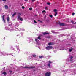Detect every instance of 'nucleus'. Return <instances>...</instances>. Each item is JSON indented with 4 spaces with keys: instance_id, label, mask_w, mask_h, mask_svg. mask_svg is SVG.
Returning a JSON list of instances; mask_svg holds the SVG:
<instances>
[{
    "instance_id": "1",
    "label": "nucleus",
    "mask_w": 76,
    "mask_h": 76,
    "mask_svg": "<svg viewBox=\"0 0 76 76\" xmlns=\"http://www.w3.org/2000/svg\"><path fill=\"white\" fill-rule=\"evenodd\" d=\"M38 39H39V40H41V37L40 36H38L37 39H35V41L36 42V44L38 46H37V47L38 48H39V47H40V44L39 43V40H38Z\"/></svg>"
},
{
    "instance_id": "2",
    "label": "nucleus",
    "mask_w": 76,
    "mask_h": 76,
    "mask_svg": "<svg viewBox=\"0 0 76 76\" xmlns=\"http://www.w3.org/2000/svg\"><path fill=\"white\" fill-rule=\"evenodd\" d=\"M5 30H8V31H10V32H12V31H14V29H13V28H9L8 27H6L5 28Z\"/></svg>"
},
{
    "instance_id": "3",
    "label": "nucleus",
    "mask_w": 76,
    "mask_h": 76,
    "mask_svg": "<svg viewBox=\"0 0 76 76\" xmlns=\"http://www.w3.org/2000/svg\"><path fill=\"white\" fill-rule=\"evenodd\" d=\"M2 54L3 56H7L8 55H9V54L7 53L6 52H2Z\"/></svg>"
},
{
    "instance_id": "4",
    "label": "nucleus",
    "mask_w": 76,
    "mask_h": 76,
    "mask_svg": "<svg viewBox=\"0 0 76 76\" xmlns=\"http://www.w3.org/2000/svg\"><path fill=\"white\" fill-rule=\"evenodd\" d=\"M59 23L60 24V26H66V23H60V21H58Z\"/></svg>"
},
{
    "instance_id": "5",
    "label": "nucleus",
    "mask_w": 76,
    "mask_h": 76,
    "mask_svg": "<svg viewBox=\"0 0 76 76\" xmlns=\"http://www.w3.org/2000/svg\"><path fill=\"white\" fill-rule=\"evenodd\" d=\"M16 47L17 49V50L16 51L17 52H18V53H19L20 49H19V46H16Z\"/></svg>"
},
{
    "instance_id": "6",
    "label": "nucleus",
    "mask_w": 76,
    "mask_h": 76,
    "mask_svg": "<svg viewBox=\"0 0 76 76\" xmlns=\"http://www.w3.org/2000/svg\"><path fill=\"white\" fill-rule=\"evenodd\" d=\"M24 69H32V68H34L35 67H22Z\"/></svg>"
},
{
    "instance_id": "7",
    "label": "nucleus",
    "mask_w": 76,
    "mask_h": 76,
    "mask_svg": "<svg viewBox=\"0 0 76 76\" xmlns=\"http://www.w3.org/2000/svg\"><path fill=\"white\" fill-rule=\"evenodd\" d=\"M55 43L53 42H50L48 43V45H54Z\"/></svg>"
},
{
    "instance_id": "8",
    "label": "nucleus",
    "mask_w": 76,
    "mask_h": 76,
    "mask_svg": "<svg viewBox=\"0 0 76 76\" xmlns=\"http://www.w3.org/2000/svg\"><path fill=\"white\" fill-rule=\"evenodd\" d=\"M18 19H19L20 21H23V18L21 17H18L17 18Z\"/></svg>"
},
{
    "instance_id": "9",
    "label": "nucleus",
    "mask_w": 76,
    "mask_h": 76,
    "mask_svg": "<svg viewBox=\"0 0 76 76\" xmlns=\"http://www.w3.org/2000/svg\"><path fill=\"white\" fill-rule=\"evenodd\" d=\"M2 21L4 23H6V21H5V20H4V15H3L2 16Z\"/></svg>"
},
{
    "instance_id": "10",
    "label": "nucleus",
    "mask_w": 76,
    "mask_h": 76,
    "mask_svg": "<svg viewBox=\"0 0 76 76\" xmlns=\"http://www.w3.org/2000/svg\"><path fill=\"white\" fill-rule=\"evenodd\" d=\"M53 47L51 46H48V50H51V49H53Z\"/></svg>"
},
{
    "instance_id": "11",
    "label": "nucleus",
    "mask_w": 76,
    "mask_h": 76,
    "mask_svg": "<svg viewBox=\"0 0 76 76\" xmlns=\"http://www.w3.org/2000/svg\"><path fill=\"white\" fill-rule=\"evenodd\" d=\"M54 12L55 13V16H57V10L56 9L54 10Z\"/></svg>"
},
{
    "instance_id": "12",
    "label": "nucleus",
    "mask_w": 76,
    "mask_h": 76,
    "mask_svg": "<svg viewBox=\"0 0 76 76\" xmlns=\"http://www.w3.org/2000/svg\"><path fill=\"white\" fill-rule=\"evenodd\" d=\"M22 15V13H18L17 18H18V17H20V15Z\"/></svg>"
},
{
    "instance_id": "13",
    "label": "nucleus",
    "mask_w": 76,
    "mask_h": 76,
    "mask_svg": "<svg viewBox=\"0 0 76 76\" xmlns=\"http://www.w3.org/2000/svg\"><path fill=\"white\" fill-rule=\"evenodd\" d=\"M51 63H52V62H51V61H49V64H48V67H50V64H51Z\"/></svg>"
},
{
    "instance_id": "14",
    "label": "nucleus",
    "mask_w": 76,
    "mask_h": 76,
    "mask_svg": "<svg viewBox=\"0 0 76 76\" xmlns=\"http://www.w3.org/2000/svg\"><path fill=\"white\" fill-rule=\"evenodd\" d=\"M7 21L8 22H10V17H8L7 18Z\"/></svg>"
},
{
    "instance_id": "15",
    "label": "nucleus",
    "mask_w": 76,
    "mask_h": 76,
    "mask_svg": "<svg viewBox=\"0 0 76 76\" xmlns=\"http://www.w3.org/2000/svg\"><path fill=\"white\" fill-rule=\"evenodd\" d=\"M16 15V12H15V13H14V14L12 15V17H14L15 16V15Z\"/></svg>"
},
{
    "instance_id": "16",
    "label": "nucleus",
    "mask_w": 76,
    "mask_h": 76,
    "mask_svg": "<svg viewBox=\"0 0 76 76\" xmlns=\"http://www.w3.org/2000/svg\"><path fill=\"white\" fill-rule=\"evenodd\" d=\"M51 73L50 72H48V76H51Z\"/></svg>"
},
{
    "instance_id": "17",
    "label": "nucleus",
    "mask_w": 76,
    "mask_h": 76,
    "mask_svg": "<svg viewBox=\"0 0 76 76\" xmlns=\"http://www.w3.org/2000/svg\"><path fill=\"white\" fill-rule=\"evenodd\" d=\"M3 56V52L0 51V56Z\"/></svg>"
},
{
    "instance_id": "18",
    "label": "nucleus",
    "mask_w": 76,
    "mask_h": 76,
    "mask_svg": "<svg viewBox=\"0 0 76 76\" xmlns=\"http://www.w3.org/2000/svg\"><path fill=\"white\" fill-rule=\"evenodd\" d=\"M5 9H8V6L7 5H6L5 6Z\"/></svg>"
},
{
    "instance_id": "19",
    "label": "nucleus",
    "mask_w": 76,
    "mask_h": 76,
    "mask_svg": "<svg viewBox=\"0 0 76 76\" xmlns=\"http://www.w3.org/2000/svg\"><path fill=\"white\" fill-rule=\"evenodd\" d=\"M42 13H43V14H45L46 13V12H45V11L43 10L42 11Z\"/></svg>"
},
{
    "instance_id": "20",
    "label": "nucleus",
    "mask_w": 76,
    "mask_h": 76,
    "mask_svg": "<svg viewBox=\"0 0 76 76\" xmlns=\"http://www.w3.org/2000/svg\"><path fill=\"white\" fill-rule=\"evenodd\" d=\"M42 34H43V35H47V34H48V33L46 32H44L42 33Z\"/></svg>"
},
{
    "instance_id": "21",
    "label": "nucleus",
    "mask_w": 76,
    "mask_h": 76,
    "mask_svg": "<svg viewBox=\"0 0 76 76\" xmlns=\"http://www.w3.org/2000/svg\"><path fill=\"white\" fill-rule=\"evenodd\" d=\"M32 56L33 57H35L37 56V55L35 54H33L32 55Z\"/></svg>"
},
{
    "instance_id": "22",
    "label": "nucleus",
    "mask_w": 76,
    "mask_h": 76,
    "mask_svg": "<svg viewBox=\"0 0 76 76\" xmlns=\"http://www.w3.org/2000/svg\"><path fill=\"white\" fill-rule=\"evenodd\" d=\"M12 22H10L9 23V26H11L12 25Z\"/></svg>"
},
{
    "instance_id": "23",
    "label": "nucleus",
    "mask_w": 76,
    "mask_h": 76,
    "mask_svg": "<svg viewBox=\"0 0 76 76\" xmlns=\"http://www.w3.org/2000/svg\"><path fill=\"white\" fill-rule=\"evenodd\" d=\"M2 74L6 75L7 74V73L5 72H3V73H2Z\"/></svg>"
},
{
    "instance_id": "24",
    "label": "nucleus",
    "mask_w": 76,
    "mask_h": 76,
    "mask_svg": "<svg viewBox=\"0 0 76 76\" xmlns=\"http://www.w3.org/2000/svg\"><path fill=\"white\" fill-rule=\"evenodd\" d=\"M45 76H48V72H47L46 73H45Z\"/></svg>"
},
{
    "instance_id": "25",
    "label": "nucleus",
    "mask_w": 76,
    "mask_h": 76,
    "mask_svg": "<svg viewBox=\"0 0 76 76\" xmlns=\"http://www.w3.org/2000/svg\"><path fill=\"white\" fill-rule=\"evenodd\" d=\"M73 58V56H71V58H70L71 60H70V61H71L72 59Z\"/></svg>"
},
{
    "instance_id": "26",
    "label": "nucleus",
    "mask_w": 76,
    "mask_h": 76,
    "mask_svg": "<svg viewBox=\"0 0 76 76\" xmlns=\"http://www.w3.org/2000/svg\"><path fill=\"white\" fill-rule=\"evenodd\" d=\"M42 57H43L42 56H39V58H42Z\"/></svg>"
},
{
    "instance_id": "27",
    "label": "nucleus",
    "mask_w": 76,
    "mask_h": 76,
    "mask_svg": "<svg viewBox=\"0 0 76 76\" xmlns=\"http://www.w3.org/2000/svg\"><path fill=\"white\" fill-rule=\"evenodd\" d=\"M69 51L70 52H71V51H72V48L71 49H69Z\"/></svg>"
},
{
    "instance_id": "28",
    "label": "nucleus",
    "mask_w": 76,
    "mask_h": 76,
    "mask_svg": "<svg viewBox=\"0 0 76 76\" xmlns=\"http://www.w3.org/2000/svg\"><path fill=\"white\" fill-rule=\"evenodd\" d=\"M29 10L30 11H31V10H32V8H29Z\"/></svg>"
},
{
    "instance_id": "29",
    "label": "nucleus",
    "mask_w": 76,
    "mask_h": 76,
    "mask_svg": "<svg viewBox=\"0 0 76 76\" xmlns=\"http://www.w3.org/2000/svg\"><path fill=\"white\" fill-rule=\"evenodd\" d=\"M30 38H28L27 39V40L28 41H30Z\"/></svg>"
},
{
    "instance_id": "30",
    "label": "nucleus",
    "mask_w": 76,
    "mask_h": 76,
    "mask_svg": "<svg viewBox=\"0 0 76 76\" xmlns=\"http://www.w3.org/2000/svg\"><path fill=\"white\" fill-rule=\"evenodd\" d=\"M51 32H52V33H53V34H54V33H55V32L54 31H51Z\"/></svg>"
},
{
    "instance_id": "31",
    "label": "nucleus",
    "mask_w": 76,
    "mask_h": 76,
    "mask_svg": "<svg viewBox=\"0 0 76 76\" xmlns=\"http://www.w3.org/2000/svg\"><path fill=\"white\" fill-rule=\"evenodd\" d=\"M51 38V36H49L48 37V38Z\"/></svg>"
},
{
    "instance_id": "32",
    "label": "nucleus",
    "mask_w": 76,
    "mask_h": 76,
    "mask_svg": "<svg viewBox=\"0 0 76 76\" xmlns=\"http://www.w3.org/2000/svg\"><path fill=\"white\" fill-rule=\"evenodd\" d=\"M11 50H14V49H13V47H11Z\"/></svg>"
},
{
    "instance_id": "33",
    "label": "nucleus",
    "mask_w": 76,
    "mask_h": 76,
    "mask_svg": "<svg viewBox=\"0 0 76 76\" xmlns=\"http://www.w3.org/2000/svg\"><path fill=\"white\" fill-rule=\"evenodd\" d=\"M49 16L50 17V18H53V15H50Z\"/></svg>"
},
{
    "instance_id": "34",
    "label": "nucleus",
    "mask_w": 76,
    "mask_h": 76,
    "mask_svg": "<svg viewBox=\"0 0 76 76\" xmlns=\"http://www.w3.org/2000/svg\"><path fill=\"white\" fill-rule=\"evenodd\" d=\"M37 64V66H40V64Z\"/></svg>"
},
{
    "instance_id": "35",
    "label": "nucleus",
    "mask_w": 76,
    "mask_h": 76,
    "mask_svg": "<svg viewBox=\"0 0 76 76\" xmlns=\"http://www.w3.org/2000/svg\"><path fill=\"white\" fill-rule=\"evenodd\" d=\"M34 23H37V21L35 20H34Z\"/></svg>"
},
{
    "instance_id": "36",
    "label": "nucleus",
    "mask_w": 76,
    "mask_h": 76,
    "mask_svg": "<svg viewBox=\"0 0 76 76\" xmlns=\"http://www.w3.org/2000/svg\"><path fill=\"white\" fill-rule=\"evenodd\" d=\"M50 4H51V3H49V2L48 3V5H50Z\"/></svg>"
},
{
    "instance_id": "37",
    "label": "nucleus",
    "mask_w": 76,
    "mask_h": 76,
    "mask_svg": "<svg viewBox=\"0 0 76 76\" xmlns=\"http://www.w3.org/2000/svg\"><path fill=\"white\" fill-rule=\"evenodd\" d=\"M9 72H10V74H12V71H9Z\"/></svg>"
},
{
    "instance_id": "38",
    "label": "nucleus",
    "mask_w": 76,
    "mask_h": 76,
    "mask_svg": "<svg viewBox=\"0 0 76 76\" xmlns=\"http://www.w3.org/2000/svg\"><path fill=\"white\" fill-rule=\"evenodd\" d=\"M71 22H72V23H74V22L72 20L71 21Z\"/></svg>"
},
{
    "instance_id": "39",
    "label": "nucleus",
    "mask_w": 76,
    "mask_h": 76,
    "mask_svg": "<svg viewBox=\"0 0 76 76\" xmlns=\"http://www.w3.org/2000/svg\"><path fill=\"white\" fill-rule=\"evenodd\" d=\"M10 66H13V64H10Z\"/></svg>"
},
{
    "instance_id": "40",
    "label": "nucleus",
    "mask_w": 76,
    "mask_h": 76,
    "mask_svg": "<svg viewBox=\"0 0 76 76\" xmlns=\"http://www.w3.org/2000/svg\"><path fill=\"white\" fill-rule=\"evenodd\" d=\"M46 50H48V46H47L46 48Z\"/></svg>"
},
{
    "instance_id": "41",
    "label": "nucleus",
    "mask_w": 76,
    "mask_h": 76,
    "mask_svg": "<svg viewBox=\"0 0 76 76\" xmlns=\"http://www.w3.org/2000/svg\"><path fill=\"white\" fill-rule=\"evenodd\" d=\"M72 15L73 16L75 15V13H72Z\"/></svg>"
},
{
    "instance_id": "42",
    "label": "nucleus",
    "mask_w": 76,
    "mask_h": 76,
    "mask_svg": "<svg viewBox=\"0 0 76 76\" xmlns=\"http://www.w3.org/2000/svg\"><path fill=\"white\" fill-rule=\"evenodd\" d=\"M3 1H6V0H2Z\"/></svg>"
},
{
    "instance_id": "43",
    "label": "nucleus",
    "mask_w": 76,
    "mask_h": 76,
    "mask_svg": "<svg viewBox=\"0 0 76 76\" xmlns=\"http://www.w3.org/2000/svg\"><path fill=\"white\" fill-rule=\"evenodd\" d=\"M32 0V2H34L35 1V0Z\"/></svg>"
},
{
    "instance_id": "44",
    "label": "nucleus",
    "mask_w": 76,
    "mask_h": 76,
    "mask_svg": "<svg viewBox=\"0 0 76 76\" xmlns=\"http://www.w3.org/2000/svg\"><path fill=\"white\" fill-rule=\"evenodd\" d=\"M47 7H45V10H47Z\"/></svg>"
},
{
    "instance_id": "45",
    "label": "nucleus",
    "mask_w": 76,
    "mask_h": 76,
    "mask_svg": "<svg viewBox=\"0 0 76 76\" xmlns=\"http://www.w3.org/2000/svg\"><path fill=\"white\" fill-rule=\"evenodd\" d=\"M22 9H24V8H25V7H22Z\"/></svg>"
},
{
    "instance_id": "46",
    "label": "nucleus",
    "mask_w": 76,
    "mask_h": 76,
    "mask_svg": "<svg viewBox=\"0 0 76 76\" xmlns=\"http://www.w3.org/2000/svg\"><path fill=\"white\" fill-rule=\"evenodd\" d=\"M26 67H29V65H27Z\"/></svg>"
},
{
    "instance_id": "47",
    "label": "nucleus",
    "mask_w": 76,
    "mask_h": 76,
    "mask_svg": "<svg viewBox=\"0 0 76 76\" xmlns=\"http://www.w3.org/2000/svg\"><path fill=\"white\" fill-rule=\"evenodd\" d=\"M21 35H22V34H23V33L21 32Z\"/></svg>"
},
{
    "instance_id": "48",
    "label": "nucleus",
    "mask_w": 76,
    "mask_h": 76,
    "mask_svg": "<svg viewBox=\"0 0 76 76\" xmlns=\"http://www.w3.org/2000/svg\"><path fill=\"white\" fill-rule=\"evenodd\" d=\"M76 24V22L75 23H74V24Z\"/></svg>"
},
{
    "instance_id": "49",
    "label": "nucleus",
    "mask_w": 76,
    "mask_h": 76,
    "mask_svg": "<svg viewBox=\"0 0 76 76\" xmlns=\"http://www.w3.org/2000/svg\"><path fill=\"white\" fill-rule=\"evenodd\" d=\"M39 21H40V20H38V22H39Z\"/></svg>"
},
{
    "instance_id": "50",
    "label": "nucleus",
    "mask_w": 76,
    "mask_h": 76,
    "mask_svg": "<svg viewBox=\"0 0 76 76\" xmlns=\"http://www.w3.org/2000/svg\"><path fill=\"white\" fill-rule=\"evenodd\" d=\"M25 0V1H27V0Z\"/></svg>"
},
{
    "instance_id": "51",
    "label": "nucleus",
    "mask_w": 76,
    "mask_h": 76,
    "mask_svg": "<svg viewBox=\"0 0 76 76\" xmlns=\"http://www.w3.org/2000/svg\"><path fill=\"white\" fill-rule=\"evenodd\" d=\"M4 39H5V37H4Z\"/></svg>"
},
{
    "instance_id": "52",
    "label": "nucleus",
    "mask_w": 76,
    "mask_h": 76,
    "mask_svg": "<svg viewBox=\"0 0 76 76\" xmlns=\"http://www.w3.org/2000/svg\"><path fill=\"white\" fill-rule=\"evenodd\" d=\"M13 20H15V19H14Z\"/></svg>"
},
{
    "instance_id": "53",
    "label": "nucleus",
    "mask_w": 76,
    "mask_h": 76,
    "mask_svg": "<svg viewBox=\"0 0 76 76\" xmlns=\"http://www.w3.org/2000/svg\"><path fill=\"white\" fill-rule=\"evenodd\" d=\"M20 31L21 30V29L20 28Z\"/></svg>"
},
{
    "instance_id": "54",
    "label": "nucleus",
    "mask_w": 76,
    "mask_h": 76,
    "mask_svg": "<svg viewBox=\"0 0 76 76\" xmlns=\"http://www.w3.org/2000/svg\"><path fill=\"white\" fill-rule=\"evenodd\" d=\"M14 60V61H16V59H15Z\"/></svg>"
},
{
    "instance_id": "55",
    "label": "nucleus",
    "mask_w": 76,
    "mask_h": 76,
    "mask_svg": "<svg viewBox=\"0 0 76 76\" xmlns=\"http://www.w3.org/2000/svg\"><path fill=\"white\" fill-rule=\"evenodd\" d=\"M23 31H25V30L23 29Z\"/></svg>"
},
{
    "instance_id": "56",
    "label": "nucleus",
    "mask_w": 76,
    "mask_h": 76,
    "mask_svg": "<svg viewBox=\"0 0 76 76\" xmlns=\"http://www.w3.org/2000/svg\"><path fill=\"white\" fill-rule=\"evenodd\" d=\"M47 4H48V2L47 3Z\"/></svg>"
},
{
    "instance_id": "57",
    "label": "nucleus",
    "mask_w": 76,
    "mask_h": 76,
    "mask_svg": "<svg viewBox=\"0 0 76 76\" xmlns=\"http://www.w3.org/2000/svg\"><path fill=\"white\" fill-rule=\"evenodd\" d=\"M18 30L17 29V30Z\"/></svg>"
},
{
    "instance_id": "58",
    "label": "nucleus",
    "mask_w": 76,
    "mask_h": 76,
    "mask_svg": "<svg viewBox=\"0 0 76 76\" xmlns=\"http://www.w3.org/2000/svg\"><path fill=\"white\" fill-rule=\"evenodd\" d=\"M40 22H41V21H40Z\"/></svg>"
},
{
    "instance_id": "59",
    "label": "nucleus",
    "mask_w": 76,
    "mask_h": 76,
    "mask_svg": "<svg viewBox=\"0 0 76 76\" xmlns=\"http://www.w3.org/2000/svg\"><path fill=\"white\" fill-rule=\"evenodd\" d=\"M18 30H19V31H20V30H19V29H18Z\"/></svg>"
},
{
    "instance_id": "60",
    "label": "nucleus",
    "mask_w": 76,
    "mask_h": 76,
    "mask_svg": "<svg viewBox=\"0 0 76 76\" xmlns=\"http://www.w3.org/2000/svg\"><path fill=\"white\" fill-rule=\"evenodd\" d=\"M19 37H20V36H19Z\"/></svg>"
},
{
    "instance_id": "61",
    "label": "nucleus",
    "mask_w": 76,
    "mask_h": 76,
    "mask_svg": "<svg viewBox=\"0 0 76 76\" xmlns=\"http://www.w3.org/2000/svg\"><path fill=\"white\" fill-rule=\"evenodd\" d=\"M17 36H18V35H17Z\"/></svg>"
},
{
    "instance_id": "62",
    "label": "nucleus",
    "mask_w": 76,
    "mask_h": 76,
    "mask_svg": "<svg viewBox=\"0 0 76 76\" xmlns=\"http://www.w3.org/2000/svg\"><path fill=\"white\" fill-rule=\"evenodd\" d=\"M1 10H0V11H1Z\"/></svg>"
},
{
    "instance_id": "63",
    "label": "nucleus",
    "mask_w": 76,
    "mask_h": 76,
    "mask_svg": "<svg viewBox=\"0 0 76 76\" xmlns=\"http://www.w3.org/2000/svg\"><path fill=\"white\" fill-rule=\"evenodd\" d=\"M13 56V55H12Z\"/></svg>"
},
{
    "instance_id": "64",
    "label": "nucleus",
    "mask_w": 76,
    "mask_h": 76,
    "mask_svg": "<svg viewBox=\"0 0 76 76\" xmlns=\"http://www.w3.org/2000/svg\"><path fill=\"white\" fill-rule=\"evenodd\" d=\"M21 23H22V22H21Z\"/></svg>"
}]
</instances>
